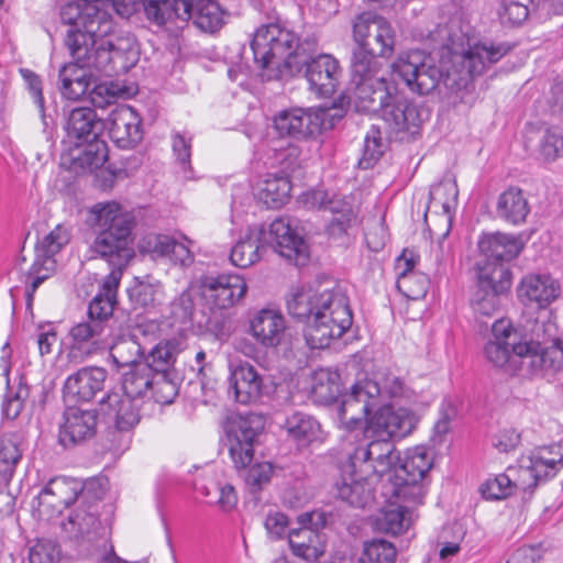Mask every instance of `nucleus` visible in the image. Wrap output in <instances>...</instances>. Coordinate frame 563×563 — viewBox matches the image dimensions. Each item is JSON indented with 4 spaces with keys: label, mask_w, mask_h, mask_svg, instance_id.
Listing matches in <instances>:
<instances>
[{
    "label": "nucleus",
    "mask_w": 563,
    "mask_h": 563,
    "mask_svg": "<svg viewBox=\"0 0 563 563\" xmlns=\"http://www.w3.org/2000/svg\"><path fill=\"white\" fill-rule=\"evenodd\" d=\"M523 249L519 236L500 232L485 233L478 240L482 258L476 263V272L482 265L500 266L510 271L506 263L516 258Z\"/></svg>",
    "instance_id": "21"
},
{
    "label": "nucleus",
    "mask_w": 563,
    "mask_h": 563,
    "mask_svg": "<svg viewBox=\"0 0 563 563\" xmlns=\"http://www.w3.org/2000/svg\"><path fill=\"white\" fill-rule=\"evenodd\" d=\"M141 401L119 391H110L100 400L103 415L114 421L115 431L112 434H120L117 449L129 448L130 431L140 422Z\"/></svg>",
    "instance_id": "16"
},
{
    "label": "nucleus",
    "mask_w": 563,
    "mask_h": 563,
    "mask_svg": "<svg viewBox=\"0 0 563 563\" xmlns=\"http://www.w3.org/2000/svg\"><path fill=\"white\" fill-rule=\"evenodd\" d=\"M286 321L283 314L273 309H262L250 320V333L265 347L277 346L285 334Z\"/></svg>",
    "instance_id": "31"
},
{
    "label": "nucleus",
    "mask_w": 563,
    "mask_h": 563,
    "mask_svg": "<svg viewBox=\"0 0 563 563\" xmlns=\"http://www.w3.org/2000/svg\"><path fill=\"white\" fill-rule=\"evenodd\" d=\"M255 65L267 80L295 77L298 74L299 36L282 19L262 23L251 41Z\"/></svg>",
    "instance_id": "5"
},
{
    "label": "nucleus",
    "mask_w": 563,
    "mask_h": 563,
    "mask_svg": "<svg viewBox=\"0 0 563 563\" xmlns=\"http://www.w3.org/2000/svg\"><path fill=\"white\" fill-rule=\"evenodd\" d=\"M100 526L97 511L91 508L76 509L63 523L64 531L74 540H92Z\"/></svg>",
    "instance_id": "42"
},
{
    "label": "nucleus",
    "mask_w": 563,
    "mask_h": 563,
    "mask_svg": "<svg viewBox=\"0 0 563 563\" xmlns=\"http://www.w3.org/2000/svg\"><path fill=\"white\" fill-rule=\"evenodd\" d=\"M81 489L79 484L66 477L52 478L38 495L40 503H47L54 507H68L74 504Z\"/></svg>",
    "instance_id": "38"
},
{
    "label": "nucleus",
    "mask_w": 563,
    "mask_h": 563,
    "mask_svg": "<svg viewBox=\"0 0 563 563\" xmlns=\"http://www.w3.org/2000/svg\"><path fill=\"white\" fill-rule=\"evenodd\" d=\"M191 146L192 137L186 132H173L172 133V150L176 158V163L180 169L185 173L186 177H189L191 170Z\"/></svg>",
    "instance_id": "55"
},
{
    "label": "nucleus",
    "mask_w": 563,
    "mask_h": 563,
    "mask_svg": "<svg viewBox=\"0 0 563 563\" xmlns=\"http://www.w3.org/2000/svg\"><path fill=\"white\" fill-rule=\"evenodd\" d=\"M168 12L174 14V21L192 20L198 29L210 33L222 27L228 14L218 0H175V8Z\"/></svg>",
    "instance_id": "19"
},
{
    "label": "nucleus",
    "mask_w": 563,
    "mask_h": 563,
    "mask_svg": "<svg viewBox=\"0 0 563 563\" xmlns=\"http://www.w3.org/2000/svg\"><path fill=\"white\" fill-rule=\"evenodd\" d=\"M288 543L295 555L308 561L319 559L324 552L320 534L311 527L291 529Z\"/></svg>",
    "instance_id": "37"
},
{
    "label": "nucleus",
    "mask_w": 563,
    "mask_h": 563,
    "mask_svg": "<svg viewBox=\"0 0 563 563\" xmlns=\"http://www.w3.org/2000/svg\"><path fill=\"white\" fill-rule=\"evenodd\" d=\"M229 371V393L233 394L234 400L239 404H257L275 391L272 377L260 374L249 362L231 361Z\"/></svg>",
    "instance_id": "12"
},
{
    "label": "nucleus",
    "mask_w": 563,
    "mask_h": 563,
    "mask_svg": "<svg viewBox=\"0 0 563 563\" xmlns=\"http://www.w3.org/2000/svg\"><path fill=\"white\" fill-rule=\"evenodd\" d=\"M291 184L288 177L268 174L260 189V199L272 209L284 206L290 196Z\"/></svg>",
    "instance_id": "44"
},
{
    "label": "nucleus",
    "mask_w": 563,
    "mask_h": 563,
    "mask_svg": "<svg viewBox=\"0 0 563 563\" xmlns=\"http://www.w3.org/2000/svg\"><path fill=\"white\" fill-rule=\"evenodd\" d=\"M529 0H501L498 16L504 25L518 26L529 16Z\"/></svg>",
    "instance_id": "53"
},
{
    "label": "nucleus",
    "mask_w": 563,
    "mask_h": 563,
    "mask_svg": "<svg viewBox=\"0 0 563 563\" xmlns=\"http://www.w3.org/2000/svg\"><path fill=\"white\" fill-rule=\"evenodd\" d=\"M179 353L178 343L174 340L157 343L145 356L143 364L150 368L153 375L177 373L175 368L176 357Z\"/></svg>",
    "instance_id": "41"
},
{
    "label": "nucleus",
    "mask_w": 563,
    "mask_h": 563,
    "mask_svg": "<svg viewBox=\"0 0 563 563\" xmlns=\"http://www.w3.org/2000/svg\"><path fill=\"white\" fill-rule=\"evenodd\" d=\"M386 148L380 129L372 125L364 139L363 155L358 162L364 169L373 167L382 157Z\"/></svg>",
    "instance_id": "50"
},
{
    "label": "nucleus",
    "mask_w": 563,
    "mask_h": 563,
    "mask_svg": "<svg viewBox=\"0 0 563 563\" xmlns=\"http://www.w3.org/2000/svg\"><path fill=\"white\" fill-rule=\"evenodd\" d=\"M108 158L107 144L101 141L75 143L70 152L71 167L74 169H95L102 166Z\"/></svg>",
    "instance_id": "40"
},
{
    "label": "nucleus",
    "mask_w": 563,
    "mask_h": 563,
    "mask_svg": "<svg viewBox=\"0 0 563 563\" xmlns=\"http://www.w3.org/2000/svg\"><path fill=\"white\" fill-rule=\"evenodd\" d=\"M71 238V229L65 224H57L36 244L37 260L49 261L66 246Z\"/></svg>",
    "instance_id": "46"
},
{
    "label": "nucleus",
    "mask_w": 563,
    "mask_h": 563,
    "mask_svg": "<svg viewBox=\"0 0 563 563\" xmlns=\"http://www.w3.org/2000/svg\"><path fill=\"white\" fill-rule=\"evenodd\" d=\"M244 473V482L249 492L258 494L269 482L273 475V465L268 462L251 464Z\"/></svg>",
    "instance_id": "54"
},
{
    "label": "nucleus",
    "mask_w": 563,
    "mask_h": 563,
    "mask_svg": "<svg viewBox=\"0 0 563 563\" xmlns=\"http://www.w3.org/2000/svg\"><path fill=\"white\" fill-rule=\"evenodd\" d=\"M396 555V549L390 542L375 539L365 543L357 563H395Z\"/></svg>",
    "instance_id": "51"
},
{
    "label": "nucleus",
    "mask_w": 563,
    "mask_h": 563,
    "mask_svg": "<svg viewBox=\"0 0 563 563\" xmlns=\"http://www.w3.org/2000/svg\"><path fill=\"white\" fill-rule=\"evenodd\" d=\"M152 382L150 391H152L156 402L169 405L175 400L179 391L178 373H172L170 375L156 374Z\"/></svg>",
    "instance_id": "49"
},
{
    "label": "nucleus",
    "mask_w": 563,
    "mask_h": 563,
    "mask_svg": "<svg viewBox=\"0 0 563 563\" xmlns=\"http://www.w3.org/2000/svg\"><path fill=\"white\" fill-rule=\"evenodd\" d=\"M110 357L118 371L143 363L144 349L136 334H122L109 347Z\"/></svg>",
    "instance_id": "33"
},
{
    "label": "nucleus",
    "mask_w": 563,
    "mask_h": 563,
    "mask_svg": "<svg viewBox=\"0 0 563 563\" xmlns=\"http://www.w3.org/2000/svg\"><path fill=\"white\" fill-rule=\"evenodd\" d=\"M287 310L292 318L306 322L303 338L312 350L328 347L353 322L349 299L340 290L297 291L287 299Z\"/></svg>",
    "instance_id": "3"
},
{
    "label": "nucleus",
    "mask_w": 563,
    "mask_h": 563,
    "mask_svg": "<svg viewBox=\"0 0 563 563\" xmlns=\"http://www.w3.org/2000/svg\"><path fill=\"white\" fill-rule=\"evenodd\" d=\"M476 276L472 309L478 316L490 317L500 307V296L511 287V272L500 266L482 265Z\"/></svg>",
    "instance_id": "11"
},
{
    "label": "nucleus",
    "mask_w": 563,
    "mask_h": 563,
    "mask_svg": "<svg viewBox=\"0 0 563 563\" xmlns=\"http://www.w3.org/2000/svg\"><path fill=\"white\" fill-rule=\"evenodd\" d=\"M200 289L206 305L211 310H224L244 298L247 285L238 274H220L202 277Z\"/></svg>",
    "instance_id": "17"
},
{
    "label": "nucleus",
    "mask_w": 563,
    "mask_h": 563,
    "mask_svg": "<svg viewBox=\"0 0 563 563\" xmlns=\"http://www.w3.org/2000/svg\"><path fill=\"white\" fill-rule=\"evenodd\" d=\"M537 362L538 374L563 372V338L547 347L538 342Z\"/></svg>",
    "instance_id": "48"
},
{
    "label": "nucleus",
    "mask_w": 563,
    "mask_h": 563,
    "mask_svg": "<svg viewBox=\"0 0 563 563\" xmlns=\"http://www.w3.org/2000/svg\"><path fill=\"white\" fill-rule=\"evenodd\" d=\"M113 11V0H67L60 8L71 57L59 70L65 98L78 100L88 92L92 69L106 76L118 73L117 63L132 51L134 37L118 29Z\"/></svg>",
    "instance_id": "1"
},
{
    "label": "nucleus",
    "mask_w": 563,
    "mask_h": 563,
    "mask_svg": "<svg viewBox=\"0 0 563 563\" xmlns=\"http://www.w3.org/2000/svg\"><path fill=\"white\" fill-rule=\"evenodd\" d=\"M262 229L249 228L244 236L232 247L230 254L231 263L241 268H246L261 258Z\"/></svg>",
    "instance_id": "35"
},
{
    "label": "nucleus",
    "mask_w": 563,
    "mask_h": 563,
    "mask_svg": "<svg viewBox=\"0 0 563 563\" xmlns=\"http://www.w3.org/2000/svg\"><path fill=\"white\" fill-rule=\"evenodd\" d=\"M108 372L99 366H85L69 375L64 383L65 399L74 402H89L103 390Z\"/></svg>",
    "instance_id": "25"
},
{
    "label": "nucleus",
    "mask_w": 563,
    "mask_h": 563,
    "mask_svg": "<svg viewBox=\"0 0 563 563\" xmlns=\"http://www.w3.org/2000/svg\"><path fill=\"white\" fill-rule=\"evenodd\" d=\"M379 56L364 44H354L351 55V82L354 85L353 96L360 102L361 110H371L376 96L390 85L382 73L383 64Z\"/></svg>",
    "instance_id": "8"
},
{
    "label": "nucleus",
    "mask_w": 563,
    "mask_h": 563,
    "mask_svg": "<svg viewBox=\"0 0 563 563\" xmlns=\"http://www.w3.org/2000/svg\"><path fill=\"white\" fill-rule=\"evenodd\" d=\"M298 75H302L309 84L311 91L322 97H331L341 79L342 68L339 60L331 54H318L316 56H301L297 60Z\"/></svg>",
    "instance_id": "14"
},
{
    "label": "nucleus",
    "mask_w": 563,
    "mask_h": 563,
    "mask_svg": "<svg viewBox=\"0 0 563 563\" xmlns=\"http://www.w3.org/2000/svg\"><path fill=\"white\" fill-rule=\"evenodd\" d=\"M108 130L112 142L123 150L133 148L143 139L142 119L128 104L117 106L109 113Z\"/></svg>",
    "instance_id": "24"
},
{
    "label": "nucleus",
    "mask_w": 563,
    "mask_h": 563,
    "mask_svg": "<svg viewBox=\"0 0 563 563\" xmlns=\"http://www.w3.org/2000/svg\"><path fill=\"white\" fill-rule=\"evenodd\" d=\"M170 313L175 322L188 324L195 313L194 298L190 291H183L170 305Z\"/></svg>",
    "instance_id": "61"
},
{
    "label": "nucleus",
    "mask_w": 563,
    "mask_h": 563,
    "mask_svg": "<svg viewBox=\"0 0 563 563\" xmlns=\"http://www.w3.org/2000/svg\"><path fill=\"white\" fill-rule=\"evenodd\" d=\"M122 374V394L142 400L150 391L153 374L146 364H139L120 371Z\"/></svg>",
    "instance_id": "43"
},
{
    "label": "nucleus",
    "mask_w": 563,
    "mask_h": 563,
    "mask_svg": "<svg viewBox=\"0 0 563 563\" xmlns=\"http://www.w3.org/2000/svg\"><path fill=\"white\" fill-rule=\"evenodd\" d=\"M539 151L548 162L563 155V129L559 126L547 129L540 141Z\"/></svg>",
    "instance_id": "58"
},
{
    "label": "nucleus",
    "mask_w": 563,
    "mask_h": 563,
    "mask_svg": "<svg viewBox=\"0 0 563 563\" xmlns=\"http://www.w3.org/2000/svg\"><path fill=\"white\" fill-rule=\"evenodd\" d=\"M98 413L92 409L67 407L59 426L58 442L64 448H73L91 440L97 433Z\"/></svg>",
    "instance_id": "20"
},
{
    "label": "nucleus",
    "mask_w": 563,
    "mask_h": 563,
    "mask_svg": "<svg viewBox=\"0 0 563 563\" xmlns=\"http://www.w3.org/2000/svg\"><path fill=\"white\" fill-rule=\"evenodd\" d=\"M493 339L485 345V356L495 367L516 375H537L538 341L528 340L507 320L499 319L492 327Z\"/></svg>",
    "instance_id": "6"
},
{
    "label": "nucleus",
    "mask_w": 563,
    "mask_h": 563,
    "mask_svg": "<svg viewBox=\"0 0 563 563\" xmlns=\"http://www.w3.org/2000/svg\"><path fill=\"white\" fill-rule=\"evenodd\" d=\"M324 115L323 110L287 109L275 115L274 128L280 136L306 139L321 132Z\"/></svg>",
    "instance_id": "22"
},
{
    "label": "nucleus",
    "mask_w": 563,
    "mask_h": 563,
    "mask_svg": "<svg viewBox=\"0 0 563 563\" xmlns=\"http://www.w3.org/2000/svg\"><path fill=\"white\" fill-rule=\"evenodd\" d=\"M514 483L507 474H498L481 485V494L486 499H503L511 495Z\"/></svg>",
    "instance_id": "59"
},
{
    "label": "nucleus",
    "mask_w": 563,
    "mask_h": 563,
    "mask_svg": "<svg viewBox=\"0 0 563 563\" xmlns=\"http://www.w3.org/2000/svg\"><path fill=\"white\" fill-rule=\"evenodd\" d=\"M382 388L375 380L364 378L357 380L351 391L344 395L338 417L341 426L347 431L363 429L366 426V417L378 406Z\"/></svg>",
    "instance_id": "10"
},
{
    "label": "nucleus",
    "mask_w": 563,
    "mask_h": 563,
    "mask_svg": "<svg viewBox=\"0 0 563 563\" xmlns=\"http://www.w3.org/2000/svg\"><path fill=\"white\" fill-rule=\"evenodd\" d=\"M173 249V236L166 234H147L139 243V251L152 258L166 257Z\"/></svg>",
    "instance_id": "56"
},
{
    "label": "nucleus",
    "mask_w": 563,
    "mask_h": 563,
    "mask_svg": "<svg viewBox=\"0 0 563 563\" xmlns=\"http://www.w3.org/2000/svg\"><path fill=\"white\" fill-rule=\"evenodd\" d=\"M372 476H362L358 467H351L346 461L341 466L340 478L335 482V494L339 498L355 508H365L374 498L369 483Z\"/></svg>",
    "instance_id": "27"
},
{
    "label": "nucleus",
    "mask_w": 563,
    "mask_h": 563,
    "mask_svg": "<svg viewBox=\"0 0 563 563\" xmlns=\"http://www.w3.org/2000/svg\"><path fill=\"white\" fill-rule=\"evenodd\" d=\"M145 13L148 19L158 25L174 21V14L168 11L175 8V0H142Z\"/></svg>",
    "instance_id": "62"
},
{
    "label": "nucleus",
    "mask_w": 563,
    "mask_h": 563,
    "mask_svg": "<svg viewBox=\"0 0 563 563\" xmlns=\"http://www.w3.org/2000/svg\"><path fill=\"white\" fill-rule=\"evenodd\" d=\"M496 212L504 221L518 225L526 221L530 208L522 190L510 187L498 197Z\"/></svg>",
    "instance_id": "34"
},
{
    "label": "nucleus",
    "mask_w": 563,
    "mask_h": 563,
    "mask_svg": "<svg viewBox=\"0 0 563 563\" xmlns=\"http://www.w3.org/2000/svg\"><path fill=\"white\" fill-rule=\"evenodd\" d=\"M23 439L19 433L8 432L0 435V479L9 484L16 465L23 455Z\"/></svg>",
    "instance_id": "39"
},
{
    "label": "nucleus",
    "mask_w": 563,
    "mask_h": 563,
    "mask_svg": "<svg viewBox=\"0 0 563 563\" xmlns=\"http://www.w3.org/2000/svg\"><path fill=\"white\" fill-rule=\"evenodd\" d=\"M90 217L93 238L88 245L89 258L129 266L135 257L133 212L115 201L98 202L91 207Z\"/></svg>",
    "instance_id": "4"
},
{
    "label": "nucleus",
    "mask_w": 563,
    "mask_h": 563,
    "mask_svg": "<svg viewBox=\"0 0 563 563\" xmlns=\"http://www.w3.org/2000/svg\"><path fill=\"white\" fill-rule=\"evenodd\" d=\"M110 327L102 325L93 320H85L74 324L69 332L68 357L70 360H86L107 349L104 338L109 335Z\"/></svg>",
    "instance_id": "23"
},
{
    "label": "nucleus",
    "mask_w": 563,
    "mask_h": 563,
    "mask_svg": "<svg viewBox=\"0 0 563 563\" xmlns=\"http://www.w3.org/2000/svg\"><path fill=\"white\" fill-rule=\"evenodd\" d=\"M262 430L263 422L255 415L238 416L228 421L223 445L239 473L254 461L255 444Z\"/></svg>",
    "instance_id": "9"
},
{
    "label": "nucleus",
    "mask_w": 563,
    "mask_h": 563,
    "mask_svg": "<svg viewBox=\"0 0 563 563\" xmlns=\"http://www.w3.org/2000/svg\"><path fill=\"white\" fill-rule=\"evenodd\" d=\"M65 129L70 140L81 143L97 141L103 123L93 109L81 107L70 111Z\"/></svg>",
    "instance_id": "32"
},
{
    "label": "nucleus",
    "mask_w": 563,
    "mask_h": 563,
    "mask_svg": "<svg viewBox=\"0 0 563 563\" xmlns=\"http://www.w3.org/2000/svg\"><path fill=\"white\" fill-rule=\"evenodd\" d=\"M559 283L547 274H529L525 276L517 289L519 300L530 306L536 303L545 308L560 296Z\"/></svg>",
    "instance_id": "29"
},
{
    "label": "nucleus",
    "mask_w": 563,
    "mask_h": 563,
    "mask_svg": "<svg viewBox=\"0 0 563 563\" xmlns=\"http://www.w3.org/2000/svg\"><path fill=\"white\" fill-rule=\"evenodd\" d=\"M563 467V443H553L536 449L529 456V464L521 467L520 476L532 478L528 488L539 482L553 478Z\"/></svg>",
    "instance_id": "28"
},
{
    "label": "nucleus",
    "mask_w": 563,
    "mask_h": 563,
    "mask_svg": "<svg viewBox=\"0 0 563 563\" xmlns=\"http://www.w3.org/2000/svg\"><path fill=\"white\" fill-rule=\"evenodd\" d=\"M377 99L380 115L389 133L400 141L418 134L422 123L429 118L427 109L406 98L394 85L379 92Z\"/></svg>",
    "instance_id": "7"
},
{
    "label": "nucleus",
    "mask_w": 563,
    "mask_h": 563,
    "mask_svg": "<svg viewBox=\"0 0 563 563\" xmlns=\"http://www.w3.org/2000/svg\"><path fill=\"white\" fill-rule=\"evenodd\" d=\"M30 395L29 386L20 383L14 394H8L3 404L2 412L8 419H15L24 407V401Z\"/></svg>",
    "instance_id": "63"
},
{
    "label": "nucleus",
    "mask_w": 563,
    "mask_h": 563,
    "mask_svg": "<svg viewBox=\"0 0 563 563\" xmlns=\"http://www.w3.org/2000/svg\"><path fill=\"white\" fill-rule=\"evenodd\" d=\"M351 467H358L362 476L383 475L391 471L389 482L393 496L404 503L421 504L426 493L423 479L432 467V459L426 446L409 449L400 462L393 441L379 437L364 438L347 453Z\"/></svg>",
    "instance_id": "2"
},
{
    "label": "nucleus",
    "mask_w": 563,
    "mask_h": 563,
    "mask_svg": "<svg viewBox=\"0 0 563 563\" xmlns=\"http://www.w3.org/2000/svg\"><path fill=\"white\" fill-rule=\"evenodd\" d=\"M271 243L274 250L297 266L305 265L309 257L308 245L290 227L289 220L278 218L269 224Z\"/></svg>",
    "instance_id": "26"
},
{
    "label": "nucleus",
    "mask_w": 563,
    "mask_h": 563,
    "mask_svg": "<svg viewBox=\"0 0 563 563\" xmlns=\"http://www.w3.org/2000/svg\"><path fill=\"white\" fill-rule=\"evenodd\" d=\"M58 556L59 550L51 540H38L29 552L30 563H55Z\"/></svg>",
    "instance_id": "64"
},
{
    "label": "nucleus",
    "mask_w": 563,
    "mask_h": 563,
    "mask_svg": "<svg viewBox=\"0 0 563 563\" xmlns=\"http://www.w3.org/2000/svg\"><path fill=\"white\" fill-rule=\"evenodd\" d=\"M115 300L104 297L100 294L89 302L87 319L93 322H100L102 325L109 327V320L113 314Z\"/></svg>",
    "instance_id": "60"
},
{
    "label": "nucleus",
    "mask_w": 563,
    "mask_h": 563,
    "mask_svg": "<svg viewBox=\"0 0 563 563\" xmlns=\"http://www.w3.org/2000/svg\"><path fill=\"white\" fill-rule=\"evenodd\" d=\"M331 213L332 218L327 225L328 235L334 240L345 238L352 227V222L355 221V212L352 205L345 200L334 202Z\"/></svg>",
    "instance_id": "47"
},
{
    "label": "nucleus",
    "mask_w": 563,
    "mask_h": 563,
    "mask_svg": "<svg viewBox=\"0 0 563 563\" xmlns=\"http://www.w3.org/2000/svg\"><path fill=\"white\" fill-rule=\"evenodd\" d=\"M339 375L329 369H318L313 375L312 391L324 398H335L340 393Z\"/></svg>",
    "instance_id": "57"
},
{
    "label": "nucleus",
    "mask_w": 563,
    "mask_h": 563,
    "mask_svg": "<svg viewBox=\"0 0 563 563\" xmlns=\"http://www.w3.org/2000/svg\"><path fill=\"white\" fill-rule=\"evenodd\" d=\"M416 424L417 418L408 409L382 406L366 420L364 432L368 437H379L393 441L410 434Z\"/></svg>",
    "instance_id": "18"
},
{
    "label": "nucleus",
    "mask_w": 563,
    "mask_h": 563,
    "mask_svg": "<svg viewBox=\"0 0 563 563\" xmlns=\"http://www.w3.org/2000/svg\"><path fill=\"white\" fill-rule=\"evenodd\" d=\"M410 522L411 519L408 507L389 505L377 516L375 526L380 532L398 536L409 528Z\"/></svg>",
    "instance_id": "45"
},
{
    "label": "nucleus",
    "mask_w": 563,
    "mask_h": 563,
    "mask_svg": "<svg viewBox=\"0 0 563 563\" xmlns=\"http://www.w3.org/2000/svg\"><path fill=\"white\" fill-rule=\"evenodd\" d=\"M354 44L371 47V38L378 46L377 55L389 59L395 53L396 31L384 16L373 12H362L352 24Z\"/></svg>",
    "instance_id": "13"
},
{
    "label": "nucleus",
    "mask_w": 563,
    "mask_h": 563,
    "mask_svg": "<svg viewBox=\"0 0 563 563\" xmlns=\"http://www.w3.org/2000/svg\"><path fill=\"white\" fill-rule=\"evenodd\" d=\"M394 74L404 80L406 86L418 95L431 92L441 78L440 69L424 62L419 51L400 55L391 65Z\"/></svg>",
    "instance_id": "15"
},
{
    "label": "nucleus",
    "mask_w": 563,
    "mask_h": 563,
    "mask_svg": "<svg viewBox=\"0 0 563 563\" xmlns=\"http://www.w3.org/2000/svg\"><path fill=\"white\" fill-rule=\"evenodd\" d=\"M284 429L287 437L298 446H307L318 438L320 423L308 413L294 411L287 416Z\"/></svg>",
    "instance_id": "36"
},
{
    "label": "nucleus",
    "mask_w": 563,
    "mask_h": 563,
    "mask_svg": "<svg viewBox=\"0 0 563 563\" xmlns=\"http://www.w3.org/2000/svg\"><path fill=\"white\" fill-rule=\"evenodd\" d=\"M429 277L421 272L397 278L398 290L411 300L424 298L429 289Z\"/></svg>",
    "instance_id": "52"
},
{
    "label": "nucleus",
    "mask_w": 563,
    "mask_h": 563,
    "mask_svg": "<svg viewBox=\"0 0 563 563\" xmlns=\"http://www.w3.org/2000/svg\"><path fill=\"white\" fill-rule=\"evenodd\" d=\"M511 51L507 43L477 42L462 54V66L471 77L483 75Z\"/></svg>",
    "instance_id": "30"
}]
</instances>
